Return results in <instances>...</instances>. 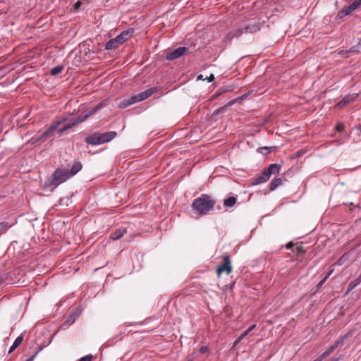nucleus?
I'll return each instance as SVG.
<instances>
[{
	"instance_id": "412c9836",
	"label": "nucleus",
	"mask_w": 361,
	"mask_h": 361,
	"mask_svg": "<svg viewBox=\"0 0 361 361\" xmlns=\"http://www.w3.org/2000/svg\"><path fill=\"white\" fill-rule=\"evenodd\" d=\"M88 118L89 115H87V114H86L84 116H79L75 118V120L73 122L71 123V124L74 127L75 126L85 121Z\"/></svg>"
},
{
	"instance_id": "6ab92c4d",
	"label": "nucleus",
	"mask_w": 361,
	"mask_h": 361,
	"mask_svg": "<svg viewBox=\"0 0 361 361\" xmlns=\"http://www.w3.org/2000/svg\"><path fill=\"white\" fill-rule=\"evenodd\" d=\"M78 315L77 314H72L71 315H69L68 318L64 322V323L63 324V326H68L70 325H71L73 323H74L76 317H78Z\"/></svg>"
},
{
	"instance_id": "0eeeda50",
	"label": "nucleus",
	"mask_w": 361,
	"mask_h": 361,
	"mask_svg": "<svg viewBox=\"0 0 361 361\" xmlns=\"http://www.w3.org/2000/svg\"><path fill=\"white\" fill-rule=\"evenodd\" d=\"M224 263L218 266L216 272L219 276L223 271H226L227 274H230L232 271V266L230 257L228 255H223Z\"/></svg>"
},
{
	"instance_id": "4c0bfd02",
	"label": "nucleus",
	"mask_w": 361,
	"mask_h": 361,
	"mask_svg": "<svg viewBox=\"0 0 361 361\" xmlns=\"http://www.w3.org/2000/svg\"><path fill=\"white\" fill-rule=\"evenodd\" d=\"M16 348V347L13 344L8 350V353H11Z\"/></svg>"
},
{
	"instance_id": "8fccbe9b",
	"label": "nucleus",
	"mask_w": 361,
	"mask_h": 361,
	"mask_svg": "<svg viewBox=\"0 0 361 361\" xmlns=\"http://www.w3.org/2000/svg\"><path fill=\"white\" fill-rule=\"evenodd\" d=\"M2 282H3V279L0 278V284H1Z\"/></svg>"
},
{
	"instance_id": "423d86ee",
	"label": "nucleus",
	"mask_w": 361,
	"mask_h": 361,
	"mask_svg": "<svg viewBox=\"0 0 361 361\" xmlns=\"http://www.w3.org/2000/svg\"><path fill=\"white\" fill-rule=\"evenodd\" d=\"M67 118L62 117L61 118L59 119L58 121H54L51 123L50 126L42 134L39 135H35L32 138V142H43L47 140V138L50 136L51 134L53 133V132L63 123L66 121Z\"/></svg>"
},
{
	"instance_id": "f704fd0d",
	"label": "nucleus",
	"mask_w": 361,
	"mask_h": 361,
	"mask_svg": "<svg viewBox=\"0 0 361 361\" xmlns=\"http://www.w3.org/2000/svg\"><path fill=\"white\" fill-rule=\"evenodd\" d=\"M344 125L343 123H338L336 126V130L338 132H342L344 130Z\"/></svg>"
},
{
	"instance_id": "a211bd4d",
	"label": "nucleus",
	"mask_w": 361,
	"mask_h": 361,
	"mask_svg": "<svg viewBox=\"0 0 361 361\" xmlns=\"http://www.w3.org/2000/svg\"><path fill=\"white\" fill-rule=\"evenodd\" d=\"M236 201H237L236 197H235L233 196H231L224 200V206L226 208H231L235 205V204L236 203Z\"/></svg>"
},
{
	"instance_id": "ea45409f",
	"label": "nucleus",
	"mask_w": 361,
	"mask_h": 361,
	"mask_svg": "<svg viewBox=\"0 0 361 361\" xmlns=\"http://www.w3.org/2000/svg\"><path fill=\"white\" fill-rule=\"evenodd\" d=\"M37 353H35L32 357H30V358H28L26 361H33L35 355H37Z\"/></svg>"
},
{
	"instance_id": "58836bf2",
	"label": "nucleus",
	"mask_w": 361,
	"mask_h": 361,
	"mask_svg": "<svg viewBox=\"0 0 361 361\" xmlns=\"http://www.w3.org/2000/svg\"><path fill=\"white\" fill-rule=\"evenodd\" d=\"M354 2L357 5V7L361 6V0H354Z\"/></svg>"
},
{
	"instance_id": "72a5a7b5",
	"label": "nucleus",
	"mask_w": 361,
	"mask_h": 361,
	"mask_svg": "<svg viewBox=\"0 0 361 361\" xmlns=\"http://www.w3.org/2000/svg\"><path fill=\"white\" fill-rule=\"evenodd\" d=\"M200 352L202 354L209 352V348L207 345H203L200 348Z\"/></svg>"
},
{
	"instance_id": "5701e85b",
	"label": "nucleus",
	"mask_w": 361,
	"mask_h": 361,
	"mask_svg": "<svg viewBox=\"0 0 361 361\" xmlns=\"http://www.w3.org/2000/svg\"><path fill=\"white\" fill-rule=\"evenodd\" d=\"M11 226L8 222L2 221L0 223V235L5 233Z\"/></svg>"
},
{
	"instance_id": "49530a36",
	"label": "nucleus",
	"mask_w": 361,
	"mask_h": 361,
	"mask_svg": "<svg viewBox=\"0 0 361 361\" xmlns=\"http://www.w3.org/2000/svg\"><path fill=\"white\" fill-rule=\"evenodd\" d=\"M357 281H359L361 283V273L359 275V276L357 278Z\"/></svg>"
},
{
	"instance_id": "4468645a",
	"label": "nucleus",
	"mask_w": 361,
	"mask_h": 361,
	"mask_svg": "<svg viewBox=\"0 0 361 361\" xmlns=\"http://www.w3.org/2000/svg\"><path fill=\"white\" fill-rule=\"evenodd\" d=\"M126 232L127 230L126 228L120 227L111 234L110 238L113 240H117L123 237Z\"/></svg>"
},
{
	"instance_id": "6e6552de",
	"label": "nucleus",
	"mask_w": 361,
	"mask_h": 361,
	"mask_svg": "<svg viewBox=\"0 0 361 361\" xmlns=\"http://www.w3.org/2000/svg\"><path fill=\"white\" fill-rule=\"evenodd\" d=\"M188 50V49L185 47H180L171 51L168 52L166 55V59L168 61L177 59L183 56Z\"/></svg>"
},
{
	"instance_id": "c756f323",
	"label": "nucleus",
	"mask_w": 361,
	"mask_h": 361,
	"mask_svg": "<svg viewBox=\"0 0 361 361\" xmlns=\"http://www.w3.org/2000/svg\"><path fill=\"white\" fill-rule=\"evenodd\" d=\"M130 105H131V104H130V102H129V99H126L119 103L118 107L121 109H124V108L128 107Z\"/></svg>"
},
{
	"instance_id": "a18cd8bd",
	"label": "nucleus",
	"mask_w": 361,
	"mask_h": 361,
	"mask_svg": "<svg viewBox=\"0 0 361 361\" xmlns=\"http://www.w3.org/2000/svg\"><path fill=\"white\" fill-rule=\"evenodd\" d=\"M328 279V276H326L321 281L320 283H323L326 281V280Z\"/></svg>"
},
{
	"instance_id": "1a4fd4ad",
	"label": "nucleus",
	"mask_w": 361,
	"mask_h": 361,
	"mask_svg": "<svg viewBox=\"0 0 361 361\" xmlns=\"http://www.w3.org/2000/svg\"><path fill=\"white\" fill-rule=\"evenodd\" d=\"M358 7L353 1L350 4L347 6H344L337 14L336 18L338 19H341L345 16L349 15L353 11H355Z\"/></svg>"
},
{
	"instance_id": "c85d7f7f",
	"label": "nucleus",
	"mask_w": 361,
	"mask_h": 361,
	"mask_svg": "<svg viewBox=\"0 0 361 361\" xmlns=\"http://www.w3.org/2000/svg\"><path fill=\"white\" fill-rule=\"evenodd\" d=\"M256 324H253L250 326L238 338V340L243 339L245 336H247L250 332H251L254 329H255Z\"/></svg>"
},
{
	"instance_id": "a878e982",
	"label": "nucleus",
	"mask_w": 361,
	"mask_h": 361,
	"mask_svg": "<svg viewBox=\"0 0 361 361\" xmlns=\"http://www.w3.org/2000/svg\"><path fill=\"white\" fill-rule=\"evenodd\" d=\"M128 99H129V102H130V104H133L135 103L142 102L140 94L133 95Z\"/></svg>"
},
{
	"instance_id": "9d476101",
	"label": "nucleus",
	"mask_w": 361,
	"mask_h": 361,
	"mask_svg": "<svg viewBox=\"0 0 361 361\" xmlns=\"http://www.w3.org/2000/svg\"><path fill=\"white\" fill-rule=\"evenodd\" d=\"M350 332L345 334L340 340L335 342V343L329 347L327 350H326L323 353H322V357L326 358L329 355H330L334 350L338 348L343 342V341L349 336Z\"/></svg>"
},
{
	"instance_id": "393cba45",
	"label": "nucleus",
	"mask_w": 361,
	"mask_h": 361,
	"mask_svg": "<svg viewBox=\"0 0 361 361\" xmlns=\"http://www.w3.org/2000/svg\"><path fill=\"white\" fill-rule=\"evenodd\" d=\"M128 99H129V102H130V104H133L135 103L142 102L140 94L133 95Z\"/></svg>"
},
{
	"instance_id": "2f4dec72",
	"label": "nucleus",
	"mask_w": 361,
	"mask_h": 361,
	"mask_svg": "<svg viewBox=\"0 0 361 361\" xmlns=\"http://www.w3.org/2000/svg\"><path fill=\"white\" fill-rule=\"evenodd\" d=\"M23 341V336H19L16 338V340L14 341L13 344L17 348L18 345H20L22 343Z\"/></svg>"
},
{
	"instance_id": "a19ab883",
	"label": "nucleus",
	"mask_w": 361,
	"mask_h": 361,
	"mask_svg": "<svg viewBox=\"0 0 361 361\" xmlns=\"http://www.w3.org/2000/svg\"><path fill=\"white\" fill-rule=\"evenodd\" d=\"M293 245V243L292 242H290L288 243L287 245H286V248L287 249H289L290 247H292V246Z\"/></svg>"
},
{
	"instance_id": "de8ad7c7",
	"label": "nucleus",
	"mask_w": 361,
	"mask_h": 361,
	"mask_svg": "<svg viewBox=\"0 0 361 361\" xmlns=\"http://www.w3.org/2000/svg\"><path fill=\"white\" fill-rule=\"evenodd\" d=\"M332 272H333V269H332V270H331V271H330L326 274V276H328V278H329V276L332 274Z\"/></svg>"
},
{
	"instance_id": "7ed1b4c3",
	"label": "nucleus",
	"mask_w": 361,
	"mask_h": 361,
	"mask_svg": "<svg viewBox=\"0 0 361 361\" xmlns=\"http://www.w3.org/2000/svg\"><path fill=\"white\" fill-rule=\"evenodd\" d=\"M116 136V132L109 131L102 133H95L85 138V142L91 145H102L111 141Z\"/></svg>"
},
{
	"instance_id": "39448f33",
	"label": "nucleus",
	"mask_w": 361,
	"mask_h": 361,
	"mask_svg": "<svg viewBox=\"0 0 361 361\" xmlns=\"http://www.w3.org/2000/svg\"><path fill=\"white\" fill-rule=\"evenodd\" d=\"M281 166L278 164H271L266 168L252 182V185H256L266 183L272 174H278L280 171Z\"/></svg>"
},
{
	"instance_id": "4be33fe9",
	"label": "nucleus",
	"mask_w": 361,
	"mask_h": 361,
	"mask_svg": "<svg viewBox=\"0 0 361 361\" xmlns=\"http://www.w3.org/2000/svg\"><path fill=\"white\" fill-rule=\"evenodd\" d=\"M234 103H235L234 100L229 102L227 105L221 106V108H219L218 109L215 110L214 111L213 114L216 115L217 114H219V113H224L226 110L228 106H231V105L233 104Z\"/></svg>"
},
{
	"instance_id": "ddd939ff",
	"label": "nucleus",
	"mask_w": 361,
	"mask_h": 361,
	"mask_svg": "<svg viewBox=\"0 0 361 361\" xmlns=\"http://www.w3.org/2000/svg\"><path fill=\"white\" fill-rule=\"evenodd\" d=\"M159 90V88L157 87H150L142 92H140L141 100L143 101L149 97H151L153 94L157 92Z\"/></svg>"
},
{
	"instance_id": "aec40b11",
	"label": "nucleus",
	"mask_w": 361,
	"mask_h": 361,
	"mask_svg": "<svg viewBox=\"0 0 361 361\" xmlns=\"http://www.w3.org/2000/svg\"><path fill=\"white\" fill-rule=\"evenodd\" d=\"M104 105V102H101L98 104H97L94 108H92L90 111H89L87 114L89 115V117L92 114L97 112L99 109H101Z\"/></svg>"
},
{
	"instance_id": "f3484780",
	"label": "nucleus",
	"mask_w": 361,
	"mask_h": 361,
	"mask_svg": "<svg viewBox=\"0 0 361 361\" xmlns=\"http://www.w3.org/2000/svg\"><path fill=\"white\" fill-rule=\"evenodd\" d=\"M283 183V180L281 178H274L271 183H269V190L271 191L274 190L276 189L279 186H280Z\"/></svg>"
},
{
	"instance_id": "3c124183",
	"label": "nucleus",
	"mask_w": 361,
	"mask_h": 361,
	"mask_svg": "<svg viewBox=\"0 0 361 361\" xmlns=\"http://www.w3.org/2000/svg\"><path fill=\"white\" fill-rule=\"evenodd\" d=\"M353 48H352L351 50H350V51H351V52L356 51L355 50H353Z\"/></svg>"
},
{
	"instance_id": "37998d69",
	"label": "nucleus",
	"mask_w": 361,
	"mask_h": 361,
	"mask_svg": "<svg viewBox=\"0 0 361 361\" xmlns=\"http://www.w3.org/2000/svg\"><path fill=\"white\" fill-rule=\"evenodd\" d=\"M260 149H261V151H260L261 152H262V150H264V152L267 151V152H268V147H262Z\"/></svg>"
},
{
	"instance_id": "cd10ccee",
	"label": "nucleus",
	"mask_w": 361,
	"mask_h": 361,
	"mask_svg": "<svg viewBox=\"0 0 361 361\" xmlns=\"http://www.w3.org/2000/svg\"><path fill=\"white\" fill-rule=\"evenodd\" d=\"M73 127V126H72L71 123H69V124H67V125L64 126L62 128H61V129H59L58 130V135H61L65 131L71 129Z\"/></svg>"
},
{
	"instance_id": "f257e3e1",
	"label": "nucleus",
	"mask_w": 361,
	"mask_h": 361,
	"mask_svg": "<svg viewBox=\"0 0 361 361\" xmlns=\"http://www.w3.org/2000/svg\"><path fill=\"white\" fill-rule=\"evenodd\" d=\"M216 202L207 195H202L195 198L192 204V208L201 216L207 215L214 209Z\"/></svg>"
},
{
	"instance_id": "b1692460",
	"label": "nucleus",
	"mask_w": 361,
	"mask_h": 361,
	"mask_svg": "<svg viewBox=\"0 0 361 361\" xmlns=\"http://www.w3.org/2000/svg\"><path fill=\"white\" fill-rule=\"evenodd\" d=\"M63 66H57L51 69L50 73L51 75H56L62 72Z\"/></svg>"
},
{
	"instance_id": "20e7f679",
	"label": "nucleus",
	"mask_w": 361,
	"mask_h": 361,
	"mask_svg": "<svg viewBox=\"0 0 361 361\" xmlns=\"http://www.w3.org/2000/svg\"><path fill=\"white\" fill-rule=\"evenodd\" d=\"M71 178L68 170L65 169H56L46 182L47 186L58 187Z\"/></svg>"
},
{
	"instance_id": "dca6fc26",
	"label": "nucleus",
	"mask_w": 361,
	"mask_h": 361,
	"mask_svg": "<svg viewBox=\"0 0 361 361\" xmlns=\"http://www.w3.org/2000/svg\"><path fill=\"white\" fill-rule=\"evenodd\" d=\"M119 45H121L120 43H118V40L116 37L114 39H111L109 41H108L105 44V49L106 50H113L116 49Z\"/></svg>"
},
{
	"instance_id": "c03bdc74",
	"label": "nucleus",
	"mask_w": 361,
	"mask_h": 361,
	"mask_svg": "<svg viewBox=\"0 0 361 361\" xmlns=\"http://www.w3.org/2000/svg\"><path fill=\"white\" fill-rule=\"evenodd\" d=\"M260 149H261V151H260L261 152H262V150H264V152L267 151V152H268V147H262Z\"/></svg>"
},
{
	"instance_id": "7c9ffc66",
	"label": "nucleus",
	"mask_w": 361,
	"mask_h": 361,
	"mask_svg": "<svg viewBox=\"0 0 361 361\" xmlns=\"http://www.w3.org/2000/svg\"><path fill=\"white\" fill-rule=\"evenodd\" d=\"M348 253H345V254H343V255H342V256L338 259V260L337 261V262H336V263H337V264H338V266H341V265L344 263V262H345V260H347V259H348Z\"/></svg>"
},
{
	"instance_id": "09e8293b",
	"label": "nucleus",
	"mask_w": 361,
	"mask_h": 361,
	"mask_svg": "<svg viewBox=\"0 0 361 361\" xmlns=\"http://www.w3.org/2000/svg\"><path fill=\"white\" fill-rule=\"evenodd\" d=\"M202 75H200L197 77V79H202Z\"/></svg>"
},
{
	"instance_id": "c9c22d12",
	"label": "nucleus",
	"mask_w": 361,
	"mask_h": 361,
	"mask_svg": "<svg viewBox=\"0 0 361 361\" xmlns=\"http://www.w3.org/2000/svg\"><path fill=\"white\" fill-rule=\"evenodd\" d=\"M215 79L214 75L213 74H210V75L207 78L209 82H212Z\"/></svg>"
},
{
	"instance_id": "2eb2a0df",
	"label": "nucleus",
	"mask_w": 361,
	"mask_h": 361,
	"mask_svg": "<svg viewBox=\"0 0 361 361\" xmlns=\"http://www.w3.org/2000/svg\"><path fill=\"white\" fill-rule=\"evenodd\" d=\"M82 168V165L80 161H75L73 166H71L70 170H68V173L69 176L73 177L75 176L77 173H78Z\"/></svg>"
},
{
	"instance_id": "f8f14e48",
	"label": "nucleus",
	"mask_w": 361,
	"mask_h": 361,
	"mask_svg": "<svg viewBox=\"0 0 361 361\" xmlns=\"http://www.w3.org/2000/svg\"><path fill=\"white\" fill-rule=\"evenodd\" d=\"M357 94L346 95L336 104V107L338 109H341L347 105L349 102L355 100L357 98Z\"/></svg>"
},
{
	"instance_id": "603ef678",
	"label": "nucleus",
	"mask_w": 361,
	"mask_h": 361,
	"mask_svg": "<svg viewBox=\"0 0 361 361\" xmlns=\"http://www.w3.org/2000/svg\"><path fill=\"white\" fill-rule=\"evenodd\" d=\"M298 252H300V247H298Z\"/></svg>"
},
{
	"instance_id": "473e14b6",
	"label": "nucleus",
	"mask_w": 361,
	"mask_h": 361,
	"mask_svg": "<svg viewBox=\"0 0 361 361\" xmlns=\"http://www.w3.org/2000/svg\"><path fill=\"white\" fill-rule=\"evenodd\" d=\"M92 359L93 355L90 354L80 358L78 361H92Z\"/></svg>"
},
{
	"instance_id": "bb28decb",
	"label": "nucleus",
	"mask_w": 361,
	"mask_h": 361,
	"mask_svg": "<svg viewBox=\"0 0 361 361\" xmlns=\"http://www.w3.org/2000/svg\"><path fill=\"white\" fill-rule=\"evenodd\" d=\"M360 283V282L359 281H357V279H355V280L350 281V283L348 285V291L349 292V291L352 290L357 286H358Z\"/></svg>"
},
{
	"instance_id": "9b49d317",
	"label": "nucleus",
	"mask_w": 361,
	"mask_h": 361,
	"mask_svg": "<svg viewBox=\"0 0 361 361\" xmlns=\"http://www.w3.org/2000/svg\"><path fill=\"white\" fill-rule=\"evenodd\" d=\"M134 32L135 30L133 28H130L123 31L116 37L118 40V43L122 44L133 35Z\"/></svg>"
},
{
	"instance_id": "f03ea898",
	"label": "nucleus",
	"mask_w": 361,
	"mask_h": 361,
	"mask_svg": "<svg viewBox=\"0 0 361 361\" xmlns=\"http://www.w3.org/2000/svg\"><path fill=\"white\" fill-rule=\"evenodd\" d=\"M260 30L259 20L257 18H252L245 23L242 27L235 28L231 30L228 35L227 38L232 39L234 37H238L244 33H255Z\"/></svg>"
},
{
	"instance_id": "e433bc0d",
	"label": "nucleus",
	"mask_w": 361,
	"mask_h": 361,
	"mask_svg": "<svg viewBox=\"0 0 361 361\" xmlns=\"http://www.w3.org/2000/svg\"><path fill=\"white\" fill-rule=\"evenodd\" d=\"M325 359L322 357V355L321 354L319 356H318L314 361H323V360Z\"/></svg>"
},
{
	"instance_id": "79ce46f5",
	"label": "nucleus",
	"mask_w": 361,
	"mask_h": 361,
	"mask_svg": "<svg viewBox=\"0 0 361 361\" xmlns=\"http://www.w3.org/2000/svg\"><path fill=\"white\" fill-rule=\"evenodd\" d=\"M81 5V3L80 1H77L75 4V8H78Z\"/></svg>"
}]
</instances>
